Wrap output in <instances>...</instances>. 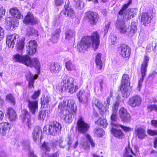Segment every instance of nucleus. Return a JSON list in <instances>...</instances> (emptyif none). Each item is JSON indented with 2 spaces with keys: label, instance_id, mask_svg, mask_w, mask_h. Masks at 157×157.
<instances>
[{
  "label": "nucleus",
  "instance_id": "f257e3e1",
  "mask_svg": "<svg viewBox=\"0 0 157 157\" xmlns=\"http://www.w3.org/2000/svg\"><path fill=\"white\" fill-rule=\"evenodd\" d=\"M132 2V0H129L127 4L123 5L122 8L119 12V16L115 25L117 29L120 32H123L126 31L124 28V21L133 18L137 13V10L136 8H129L125 10Z\"/></svg>",
  "mask_w": 157,
  "mask_h": 157
},
{
  "label": "nucleus",
  "instance_id": "f03ea898",
  "mask_svg": "<svg viewBox=\"0 0 157 157\" xmlns=\"http://www.w3.org/2000/svg\"><path fill=\"white\" fill-rule=\"evenodd\" d=\"M13 58L15 62L22 63L30 67H34L38 71L40 68V65L39 61L36 58L31 59L27 55H21L16 54L13 56Z\"/></svg>",
  "mask_w": 157,
  "mask_h": 157
},
{
  "label": "nucleus",
  "instance_id": "7ed1b4c3",
  "mask_svg": "<svg viewBox=\"0 0 157 157\" xmlns=\"http://www.w3.org/2000/svg\"><path fill=\"white\" fill-rule=\"evenodd\" d=\"M74 78L67 75H65L63 79V87L59 85L56 86V89L60 92H62L64 89V90L67 91L68 92L73 94L78 89L77 85H74Z\"/></svg>",
  "mask_w": 157,
  "mask_h": 157
},
{
  "label": "nucleus",
  "instance_id": "20e7f679",
  "mask_svg": "<svg viewBox=\"0 0 157 157\" xmlns=\"http://www.w3.org/2000/svg\"><path fill=\"white\" fill-rule=\"evenodd\" d=\"M130 79L129 75L124 74L122 76L121 81V90L122 96L124 98H127L130 94Z\"/></svg>",
  "mask_w": 157,
  "mask_h": 157
},
{
  "label": "nucleus",
  "instance_id": "39448f33",
  "mask_svg": "<svg viewBox=\"0 0 157 157\" xmlns=\"http://www.w3.org/2000/svg\"><path fill=\"white\" fill-rule=\"evenodd\" d=\"M58 108L60 109L69 110L71 112L76 113V107L75 101L71 100L67 101H63L58 105Z\"/></svg>",
  "mask_w": 157,
  "mask_h": 157
},
{
  "label": "nucleus",
  "instance_id": "423d86ee",
  "mask_svg": "<svg viewBox=\"0 0 157 157\" xmlns=\"http://www.w3.org/2000/svg\"><path fill=\"white\" fill-rule=\"evenodd\" d=\"M61 128V125L59 123L56 122H54L52 124L48 126V132H47V127L46 126L44 127L43 130L46 132V133L55 136L59 134L60 132Z\"/></svg>",
  "mask_w": 157,
  "mask_h": 157
},
{
  "label": "nucleus",
  "instance_id": "0eeeda50",
  "mask_svg": "<svg viewBox=\"0 0 157 157\" xmlns=\"http://www.w3.org/2000/svg\"><path fill=\"white\" fill-rule=\"evenodd\" d=\"M149 60V58L145 56L144 57V60L142 63L141 67V74L142 78H140L138 81V88L139 91H140L142 88V83L144 81V78L146 76L147 71V63Z\"/></svg>",
  "mask_w": 157,
  "mask_h": 157
},
{
  "label": "nucleus",
  "instance_id": "6e6552de",
  "mask_svg": "<svg viewBox=\"0 0 157 157\" xmlns=\"http://www.w3.org/2000/svg\"><path fill=\"white\" fill-rule=\"evenodd\" d=\"M77 128L80 133H83L88 131L90 125L85 122L82 117L80 116L77 122Z\"/></svg>",
  "mask_w": 157,
  "mask_h": 157
},
{
  "label": "nucleus",
  "instance_id": "1a4fd4ad",
  "mask_svg": "<svg viewBox=\"0 0 157 157\" xmlns=\"http://www.w3.org/2000/svg\"><path fill=\"white\" fill-rule=\"evenodd\" d=\"M88 141L90 143L92 147H94L95 146V144L92 137L88 134H86L81 140V144L85 150H88L90 149V146L88 144Z\"/></svg>",
  "mask_w": 157,
  "mask_h": 157
},
{
  "label": "nucleus",
  "instance_id": "9d476101",
  "mask_svg": "<svg viewBox=\"0 0 157 157\" xmlns=\"http://www.w3.org/2000/svg\"><path fill=\"white\" fill-rule=\"evenodd\" d=\"M77 98L80 102L87 104L90 98V94L88 91L80 90L77 94Z\"/></svg>",
  "mask_w": 157,
  "mask_h": 157
},
{
  "label": "nucleus",
  "instance_id": "9b49d317",
  "mask_svg": "<svg viewBox=\"0 0 157 157\" xmlns=\"http://www.w3.org/2000/svg\"><path fill=\"white\" fill-rule=\"evenodd\" d=\"M90 39L88 36H84L82 38L77 46V48L79 52L84 51L91 45L90 42L89 41Z\"/></svg>",
  "mask_w": 157,
  "mask_h": 157
},
{
  "label": "nucleus",
  "instance_id": "f8f14e48",
  "mask_svg": "<svg viewBox=\"0 0 157 157\" xmlns=\"http://www.w3.org/2000/svg\"><path fill=\"white\" fill-rule=\"evenodd\" d=\"M90 38L89 41L90 44H92V46L95 50L98 48L99 44V36L97 32H94L92 33Z\"/></svg>",
  "mask_w": 157,
  "mask_h": 157
},
{
  "label": "nucleus",
  "instance_id": "ddd939ff",
  "mask_svg": "<svg viewBox=\"0 0 157 157\" xmlns=\"http://www.w3.org/2000/svg\"><path fill=\"white\" fill-rule=\"evenodd\" d=\"M142 101V98L140 96L135 95L129 99L127 104L131 107L135 108L140 105Z\"/></svg>",
  "mask_w": 157,
  "mask_h": 157
},
{
  "label": "nucleus",
  "instance_id": "4468645a",
  "mask_svg": "<svg viewBox=\"0 0 157 157\" xmlns=\"http://www.w3.org/2000/svg\"><path fill=\"white\" fill-rule=\"evenodd\" d=\"M18 35L15 33L8 36L6 40L7 45L9 47L13 48L15 43L18 40Z\"/></svg>",
  "mask_w": 157,
  "mask_h": 157
},
{
  "label": "nucleus",
  "instance_id": "2eb2a0df",
  "mask_svg": "<svg viewBox=\"0 0 157 157\" xmlns=\"http://www.w3.org/2000/svg\"><path fill=\"white\" fill-rule=\"evenodd\" d=\"M63 116L62 117L64 121L67 123L72 122L76 113L71 112L69 110H63Z\"/></svg>",
  "mask_w": 157,
  "mask_h": 157
},
{
  "label": "nucleus",
  "instance_id": "dca6fc26",
  "mask_svg": "<svg viewBox=\"0 0 157 157\" xmlns=\"http://www.w3.org/2000/svg\"><path fill=\"white\" fill-rule=\"evenodd\" d=\"M86 16L90 24L94 25H96L99 18V15L96 13L90 11L86 13Z\"/></svg>",
  "mask_w": 157,
  "mask_h": 157
},
{
  "label": "nucleus",
  "instance_id": "f3484780",
  "mask_svg": "<svg viewBox=\"0 0 157 157\" xmlns=\"http://www.w3.org/2000/svg\"><path fill=\"white\" fill-rule=\"evenodd\" d=\"M5 22L7 26V28L9 29H13L15 27H17L18 25V21L10 17H7L6 18Z\"/></svg>",
  "mask_w": 157,
  "mask_h": 157
},
{
  "label": "nucleus",
  "instance_id": "a211bd4d",
  "mask_svg": "<svg viewBox=\"0 0 157 157\" xmlns=\"http://www.w3.org/2000/svg\"><path fill=\"white\" fill-rule=\"evenodd\" d=\"M119 114L121 121H123L127 122L130 120V115L124 108L122 107L120 109Z\"/></svg>",
  "mask_w": 157,
  "mask_h": 157
},
{
  "label": "nucleus",
  "instance_id": "6ab92c4d",
  "mask_svg": "<svg viewBox=\"0 0 157 157\" xmlns=\"http://www.w3.org/2000/svg\"><path fill=\"white\" fill-rule=\"evenodd\" d=\"M135 131L136 136L140 139H143L147 136L145 128L144 126L136 127Z\"/></svg>",
  "mask_w": 157,
  "mask_h": 157
},
{
  "label": "nucleus",
  "instance_id": "aec40b11",
  "mask_svg": "<svg viewBox=\"0 0 157 157\" xmlns=\"http://www.w3.org/2000/svg\"><path fill=\"white\" fill-rule=\"evenodd\" d=\"M42 130L40 128L37 126L34 128L32 135L35 142L39 141L42 139Z\"/></svg>",
  "mask_w": 157,
  "mask_h": 157
},
{
  "label": "nucleus",
  "instance_id": "412c9836",
  "mask_svg": "<svg viewBox=\"0 0 157 157\" xmlns=\"http://www.w3.org/2000/svg\"><path fill=\"white\" fill-rule=\"evenodd\" d=\"M21 118H22L23 121L26 122L27 125L29 128H31L32 122L28 112L26 110H24L22 111Z\"/></svg>",
  "mask_w": 157,
  "mask_h": 157
},
{
  "label": "nucleus",
  "instance_id": "4be33fe9",
  "mask_svg": "<svg viewBox=\"0 0 157 157\" xmlns=\"http://www.w3.org/2000/svg\"><path fill=\"white\" fill-rule=\"evenodd\" d=\"M124 29L126 30V31L123 32H120L121 33H128V35L129 36H132L136 32L137 30V28L136 23L134 22L132 23L130 26L128 27L127 29H126V28L125 27V25H124Z\"/></svg>",
  "mask_w": 157,
  "mask_h": 157
},
{
  "label": "nucleus",
  "instance_id": "5701e85b",
  "mask_svg": "<svg viewBox=\"0 0 157 157\" xmlns=\"http://www.w3.org/2000/svg\"><path fill=\"white\" fill-rule=\"evenodd\" d=\"M25 75L27 80L29 82V87L30 88L33 87L34 79H36L37 78L38 75H36L34 76L33 75H32L29 71Z\"/></svg>",
  "mask_w": 157,
  "mask_h": 157
},
{
  "label": "nucleus",
  "instance_id": "b1692460",
  "mask_svg": "<svg viewBox=\"0 0 157 157\" xmlns=\"http://www.w3.org/2000/svg\"><path fill=\"white\" fill-rule=\"evenodd\" d=\"M28 106L30 111L33 114L35 113L38 109V102L36 101L28 100Z\"/></svg>",
  "mask_w": 157,
  "mask_h": 157
},
{
  "label": "nucleus",
  "instance_id": "393cba45",
  "mask_svg": "<svg viewBox=\"0 0 157 157\" xmlns=\"http://www.w3.org/2000/svg\"><path fill=\"white\" fill-rule=\"evenodd\" d=\"M120 54L124 57H127L130 56L131 50L129 47L125 45H123L120 48Z\"/></svg>",
  "mask_w": 157,
  "mask_h": 157
},
{
  "label": "nucleus",
  "instance_id": "a878e982",
  "mask_svg": "<svg viewBox=\"0 0 157 157\" xmlns=\"http://www.w3.org/2000/svg\"><path fill=\"white\" fill-rule=\"evenodd\" d=\"M23 21L25 24L33 25L37 22V20L34 17L32 13H29L25 17Z\"/></svg>",
  "mask_w": 157,
  "mask_h": 157
},
{
  "label": "nucleus",
  "instance_id": "bb28decb",
  "mask_svg": "<svg viewBox=\"0 0 157 157\" xmlns=\"http://www.w3.org/2000/svg\"><path fill=\"white\" fill-rule=\"evenodd\" d=\"M49 68L51 73L57 74L60 70V65L58 63L52 62L50 63Z\"/></svg>",
  "mask_w": 157,
  "mask_h": 157
},
{
  "label": "nucleus",
  "instance_id": "cd10ccee",
  "mask_svg": "<svg viewBox=\"0 0 157 157\" xmlns=\"http://www.w3.org/2000/svg\"><path fill=\"white\" fill-rule=\"evenodd\" d=\"M66 4L64 6V13L65 15H67V16L69 17H72L74 15V11L72 8L69 6V1L67 2V4H66Z\"/></svg>",
  "mask_w": 157,
  "mask_h": 157
},
{
  "label": "nucleus",
  "instance_id": "c85d7f7f",
  "mask_svg": "<svg viewBox=\"0 0 157 157\" xmlns=\"http://www.w3.org/2000/svg\"><path fill=\"white\" fill-rule=\"evenodd\" d=\"M11 125L10 124L6 123H2L0 124V134L4 135L6 132L10 129Z\"/></svg>",
  "mask_w": 157,
  "mask_h": 157
},
{
  "label": "nucleus",
  "instance_id": "c756f323",
  "mask_svg": "<svg viewBox=\"0 0 157 157\" xmlns=\"http://www.w3.org/2000/svg\"><path fill=\"white\" fill-rule=\"evenodd\" d=\"M141 21L144 25H147L151 20V18L147 13H143L141 15Z\"/></svg>",
  "mask_w": 157,
  "mask_h": 157
},
{
  "label": "nucleus",
  "instance_id": "7c9ffc66",
  "mask_svg": "<svg viewBox=\"0 0 157 157\" xmlns=\"http://www.w3.org/2000/svg\"><path fill=\"white\" fill-rule=\"evenodd\" d=\"M42 106L44 108H48L51 104V98L50 97H44L41 98Z\"/></svg>",
  "mask_w": 157,
  "mask_h": 157
},
{
  "label": "nucleus",
  "instance_id": "2f4dec72",
  "mask_svg": "<svg viewBox=\"0 0 157 157\" xmlns=\"http://www.w3.org/2000/svg\"><path fill=\"white\" fill-rule=\"evenodd\" d=\"M54 143L53 142H44L41 147V149L44 151H49L51 148L54 146Z\"/></svg>",
  "mask_w": 157,
  "mask_h": 157
},
{
  "label": "nucleus",
  "instance_id": "473e14b6",
  "mask_svg": "<svg viewBox=\"0 0 157 157\" xmlns=\"http://www.w3.org/2000/svg\"><path fill=\"white\" fill-rule=\"evenodd\" d=\"M9 12L12 16L18 19H21L23 17L20 11L16 8H13L10 9Z\"/></svg>",
  "mask_w": 157,
  "mask_h": 157
},
{
  "label": "nucleus",
  "instance_id": "72a5a7b5",
  "mask_svg": "<svg viewBox=\"0 0 157 157\" xmlns=\"http://www.w3.org/2000/svg\"><path fill=\"white\" fill-rule=\"evenodd\" d=\"M65 67L69 71H74L76 70L75 65L71 60L67 61L65 64Z\"/></svg>",
  "mask_w": 157,
  "mask_h": 157
},
{
  "label": "nucleus",
  "instance_id": "f704fd0d",
  "mask_svg": "<svg viewBox=\"0 0 157 157\" xmlns=\"http://www.w3.org/2000/svg\"><path fill=\"white\" fill-rule=\"evenodd\" d=\"M133 154L135 155V154L133 152L132 150L130 147L129 145L125 148L124 151L123 153L124 157H133L132 155Z\"/></svg>",
  "mask_w": 157,
  "mask_h": 157
},
{
  "label": "nucleus",
  "instance_id": "c9c22d12",
  "mask_svg": "<svg viewBox=\"0 0 157 157\" xmlns=\"http://www.w3.org/2000/svg\"><path fill=\"white\" fill-rule=\"evenodd\" d=\"M101 54L98 53L96 57L95 63L97 68L99 70L101 69L102 67V62L101 60Z\"/></svg>",
  "mask_w": 157,
  "mask_h": 157
},
{
  "label": "nucleus",
  "instance_id": "e433bc0d",
  "mask_svg": "<svg viewBox=\"0 0 157 157\" xmlns=\"http://www.w3.org/2000/svg\"><path fill=\"white\" fill-rule=\"evenodd\" d=\"M111 132L113 135L117 138H121L124 136V134L120 130H117L112 128L111 129Z\"/></svg>",
  "mask_w": 157,
  "mask_h": 157
},
{
  "label": "nucleus",
  "instance_id": "4c0bfd02",
  "mask_svg": "<svg viewBox=\"0 0 157 157\" xmlns=\"http://www.w3.org/2000/svg\"><path fill=\"white\" fill-rule=\"evenodd\" d=\"M157 50V43L155 42L152 43L148 45L146 48V51L147 52H155Z\"/></svg>",
  "mask_w": 157,
  "mask_h": 157
},
{
  "label": "nucleus",
  "instance_id": "58836bf2",
  "mask_svg": "<svg viewBox=\"0 0 157 157\" xmlns=\"http://www.w3.org/2000/svg\"><path fill=\"white\" fill-rule=\"evenodd\" d=\"M48 112L45 110L39 112L37 115L38 119L40 121H43L48 115Z\"/></svg>",
  "mask_w": 157,
  "mask_h": 157
},
{
  "label": "nucleus",
  "instance_id": "ea45409f",
  "mask_svg": "<svg viewBox=\"0 0 157 157\" xmlns=\"http://www.w3.org/2000/svg\"><path fill=\"white\" fill-rule=\"evenodd\" d=\"M16 48L17 52L22 53L24 49V43L23 40H19L16 43Z\"/></svg>",
  "mask_w": 157,
  "mask_h": 157
},
{
  "label": "nucleus",
  "instance_id": "a19ab883",
  "mask_svg": "<svg viewBox=\"0 0 157 157\" xmlns=\"http://www.w3.org/2000/svg\"><path fill=\"white\" fill-rule=\"evenodd\" d=\"M8 114L9 116L10 120L11 121H14L16 120V114L14 110L11 108L8 109Z\"/></svg>",
  "mask_w": 157,
  "mask_h": 157
},
{
  "label": "nucleus",
  "instance_id": "79ce46f5",
  "mask_svg": "<svg viewBox=\"0 0 157 157\" xmlns=\"http://www.w3.org/2000/svg\"><path fill=\"white\" fill-rule=\"evenodd\" d=\"M75 33V32L74 30H67L65 33V39L67 40H70L74 36Z\"/></svg>",
  "mask_w": 157,
  "mask_h": 157
},
{
  "label": "nucleus",
  "instance_id": "37998d69",
  "mask_svg": "<svg viewBox=\"0 0 157 157\" xmlns=\"http://www.w3.org/2000/svg\"><path fill=\"white\" fill-rule=\"evenodd\" d=\"M112 126L116 127H121L125 132H128L132 130V129L129 127L124 126L120 125L119 124H117L115 123L112 122Z\"/></svg>",
  "mask_w": 157,
  "mask_h": 157
},
{
  "label": "nucleus",
  "instance_id": "c03bdc74",
  "mask_svg": "<svg viewBox=\"0 0 157 157\" xmlns=\"http://www.w3.org/2000/svg\"><path fill=\"white\" fill-rule=\"evenodd\" d=\"M95 123L97 124H100L103 128L106 127L107 124L106 120L105 119L100 118L95 121Z\"/></svg>",
  "mask_w": 157,
  "mask_h": 157
},
{
  "label": "nucleus",
  "instance_id": "a18cd8bd",
  "mask_svg": "<svg viewBox=\"0 0 157 157\" xmlns=\"http://www.w3.org/2000/svg\"><path fill=\"white\" fill-rule=\"evenodd\" d=\"M58 143L60 148H64L67 144V141L66 140H64L63 138L61 137L58 141Z\"/></svg>",
  "mask_w": 157,
  "mask_h": 157
},
{
  "label": "nucleus",
  "instance_id": "49530a36",
  "mask_svg": "<svg viewBox=\"0 0 157 157\" xmlns=\"http://www.w3.org/2000/svg\"><path fill=\"white\" fill-rule=\"evenodd\" d=\"M147 108L149 112H151L154 110L157 112V103L153 104H148L147 105Z\"/></svg>",
  "mask_w": 157,
  "mask_h": 157
},
{
  "label": "nucleus",
  "instance_id": "de8ad7c7",
  "mask_svg": "<svg viewBox=\"0 0 157 157\" xmlns=\"http://www.w3.org/2000/svg\"><path fill=\"white\" fill-rule=\"evenodd\" d=\"M37 46V43L36 40H31L27 43L26 46H28V48H30L31 47L33 48V50L34 51L35 48L36 49Z\"/></svg>",
  "mask_w": 157,
  "mask_h": 157
},
{
  "label": "nucleus",
  "instance_id": "09e8293b",
  "mask_svg": "<svg viewBox=\"0 0 157 157\" xmlns=\"http://www.w3.org/2000/svg\"><path fill=\"white\" fill-rule=\"evenodd\" d=\"M28 32L27 34L28 36L35 35V36H37L38 35V32L37 30H36L33 28H29L28 29Z\"/></svg>",
  "mask_w": 157,
  "mask_h": 157
},
{
  "label": "nucleus",
  "instance_id": "8fccbe9b",
  "mask_svg": "<svg viewBox=\"0 0 157 157\" xmlns=\"http://www.w3.org/2000/svg\"><path fill=\"white\" fill-rule=\"evenodd\" d=\"M59 36V34L58 32L57 31L53 33L52 34L51 40L54 43H56L58 40Z\"/></svg>",
  "mask_w": 157,
  "mask_h": 157
},
{
  "label": "nucleus",
  "instance_id": "3c124183",
  "mask_svg": "<svg viewBox=\"0 0 157 157\" xmlns=\"http://www.w3.org/2000/svg\"><path fill=\"white\" fill-rule=\"evenodd\" d=\"M76 6L78 9H82L84 7V2L81 0H77L76 2Z\"/></svg>",
  "mask_w": 157,
  "mask_h": 157
},
{
  "label": "nucleus",
  "instance_id": "603ef678",
  "mask_svg": "<svg viewBox=\"0 0 157 157\" xmlns=\"http://www.w3.org/2000/svg\"><path fill=\"white\" fill-rule=\"evenodd\" d=\"M26 49L27 53L31 55L34 54L36 51V49L35 48L34 51L33 50V48L31 47L30 48H29L28 46H26Z\"/></svg>",
  "mask_w": 157,
  "mask_h": 157
},
{
  "label": "nucleus",
  "instance_id": "864d4df0",
  "mask_svg": "<svg viewBox=\"0 0 157 157\" xmlns=\"http://www.w3.org/2000/svg\"><path fill=\"white\" fill-rule=\"evenodd\" d=\"M94 131L95 133L99 137L102 136L104 134V131L102 129H95Z\"/></svg>",
  "mask_w": 157,
  "mask_h": 157
},
{
  "label": "nucleus",
  "instance_id": "5fc2aeb1",
  "mask_svg": "<svg viewBox=\"0 0 157 157\" xmlns=\"http://www.w3.org/2000/svg\"><path fill=\"white\" fill-rule=\"evenodd\" d=\"M59 155V154L57 153L53 154L50 155L44 152L42 154V157H58Z\"/></svg>",
  "mask_w": 157,
  "mask_h": 157
},
{
  "label": "nucleus",
  "instance_id": "6e6d98bb",
  "mask_svg": "<svg viewBox=\"0 0 157 157\" xmlns=\"http://www.w3.org/2000/svg\"><path fill=\"white\" fill-rule=\"evenodd\" d=\"M6 100L9 101L11 103L14 105L15 101L14 98L11 94H9L6 96Z\"/></svg>",
  "mask_w": 157,
  "mask_h": 157
},
{
  "label": "nucleus",
  "instance_id": "4d7b16f0",
  "mask_svg": "<svg viewBox=\"0 0 157 157\" xmlns=\"http://www.w3.org/2000/svg\"><path fill=\"white\" fill-rule=\"evenodd\" d=\"M147 132L148 135L150 136H154L157 135V129L153 130L151 129H148L147 130Z\"/></svg>",
  "mask_w": 157,
  "mask_h": 157
},
{
  "label": "nucleus",
  "instance_id": "13d9d810",
  "mask_svg": "<svg viewBox=\"0 0 157 157\" xmlns=\"http://www.w3.org/2000/svg\"><path fill=\"white\" fill-rule=\"evenodd\" d=\"M93 106L95 105L96 106L97 108H100L101 107V103L98 101V100L96 99L93 102Z\"/></svg>",
  "mask_w": 157,
  "mask_h": 157
},
{
  "label": "nucleus",
  "instance_id": "bf43d9fd",
  "mask_svg": "<svg viewBox=\"0 0 157 157\" xmlns=\"http://www.w3.org/2000/svg\"><path fill=\"white\" fill-rule=\"evenodd\" d=\"M93 106L95 105L96 106L97 108H100L101 107V103L98 101V100L96 99L93 102Z\"/></svg>",
  "mask_w": 157,
  "mask_h": 157
},
{
  "label": "nucleus",
  "instance_id": "052dcab7",
  "mask_svg": "<svg viewBox=\"0 0 157 157\" xmlns=\"http://www.w3.org/2000/svg\"><path fill=\"white\" fill-rule=\"evenodd\" d=\"M109 109L108 106L106 105L105 106H103L101 105V107L100 108H98L101 114H103L106 111Z\"/></svg>",
  "mask_w": 157,
  "mask_h": 157
},
{
  "label": "nucleus",
  "instance_id": "680f3d73",
  "mask_svg": "<svg viewBox=\"0 0 157 157\" xmlns=\"http://www.w3.org/2000/svg\"><path fill=\"white\" fill-rule=\"evenodd\" d=\"M40 93V90L35 91L32 96V98L34 99H36L39 96Z\"/></svg>",
  "mask_w": 157,
  "mask_h": 157
},
{
  "label": "nucleus",
  "instance_id": "e2e57ef3",
  "mask_svg": "<svg viewBox=\"0 0 157 157\" xmlns=\"http://www.w3.org/2000/svg\"><path fill=\"white\" fill-rule=\"evenodd\" d=\"M119 103L118 101H116L114 104L112 106L113 112H117L118 108Z\"/></svg>",
  "mask_w": 157,
  "mask_h": 157
},
{
  "label": "nucleus",
  "instance_id": "0e129e2a",
  "mask_svg": "<svg viewBox=\"0 0 157 157\" xmlns=\"http://www.w3.org/2000/svg\"><path fill=\"white\" fill-rule=\"evenodd\" d=\"M5 9L3 8V6H0V19L2 18L5 14Z\"/></svg>",
  "mask_w": 157,
  "mask_h": 157
},
{
  "label": "nucleus",
  "instance_id": "69168bd1",
  "mask_svg": "<svg viewBox=\"0 0 157 157\" xmlns=\"http://www.w3.org/2000/svg\"><path fill=\"white\" fill-rule=\"evenodd\" d=\"M111 119L112 121H116L117 120V113L116 112H113L111 117Z\"/></svg>",
  "mask_w": 157,
  "mask_h": 157
},
{
  "label": "nucleus",
  "instance_id": "338daca9",
  "mask_svg": "<svg viewBox=\"0 0 157 157\" xmlns=\"http://www.w3.org/2000/svg\"><path fill=\"white\" fill-rule=\"evenodd\" d=\"M110 25V23L108 22L107 24H106L105 26L104 29V34H106L108 32L109 29Z\"/></svg>",
  "mask_w": 157,
  "mask_h": 157
},
{
  "label": "nucleus",
  "instance_id": "774afa93",
  "mask_svg": "<svg viewBox=\"0 0 157 157\" xmlns=\"http://www.w3.org/2000/svg\"><path fill=\"white\" fill-rule=\"evenodd\" d=\"M4 35V30L0 26V41L3 38Z\"/></svg>",
  "mask_w": 157,
  "mask_h": 157
}]
</instances>
